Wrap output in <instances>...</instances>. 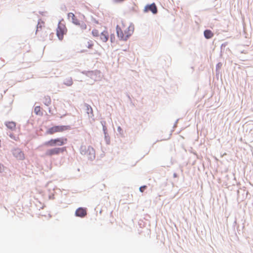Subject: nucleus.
Instances as JSON below:
<instances>
[{"label": "nucleus", "instance_id": "f257e3e1", "mask_svg": "<svg viewBox=\"0 0 253 253\" xmlns=\"http://www.w3.org/2000/svg\"><path fill=\"white\" fill-rule=\"evenodd\" d=\"M134 29V28L133 24L132 23H130L128 27L125 31V35L121 28L118 25H117L116 32L117 36L120 39V40L126 41L133 33Z\"/></svg>", "mask_w": 253, "mask_h": 253}, {"label": "nucleus", "instance_id": "f03ea898", "mask_svg": "<svg viewBox=\"0 0 253 253\" xmlns=\"http://www.w3.org/2000/svg\"><path fill=\"white\" fill-rule=\"evenodd\" d=\"M80 153L82 155H86L88 160L93 161L95 158V153L94 149L91 146L81 145L80 147Z\"/></svg>", "mask_w": 253, "mask_h": 253}, {"label": "nucleus", "instance_id": "7ed1b4c3", "mask_svg": "<svg viewBox=\"0 0 253 253\" xmlns=\"http://www.w3.org/2000/svg\"><path fill=\"white\" fill-rule=\"evenodd\" d=\"M67 139L66 138L60 137L55 139H51L44 143V145L48 146H62L66 143Z\"/></svg>", "mask_w": 253, "mask_h": 253}, {"label": "nucleus", "instance_id": "20e7f679", "mask_svg": "<svg viewBox=\"0 0 253 253\" xmlns=\"http://www.w3.org/2000/svg\"><path fill=\"white\" fill-rule=\"evenodd\" d=\"M70 128V126H55L48 128L46 131V133L52 134L55 132H62Z\"/></svg>", "mask_w": 253, "mask_h": 253}, {"label": "nucleus", "instance_id": "39448f33", "mask_svg": "<svg viewBox=\"0 0 253 253\" xmlns=\"http://www.w3.org/2000/svg\"><path fill=\"white\" fill-rule=\"evenodd\" d=\"M65 150V147H55L47 150L45 152V155L49 156H51L54 155H58L60 153L64 152Z\"/></svg>", "mask_w": 253, "mask_h": 253}, {"label": "nucleus", "instance_id": "423d86ee", "mask_svg": "<svg viewBox=\"0 0 253 253\" xmlns=\"http://www.w3.org/2000/svg\"><path fill=\"white\" fill-rule=\"evenodd\" d=\"M149 11H151L153 14H156L158 13L157 7L154 2L148 4L144 7V12L146 13Z\"/></svg>", "mask_w": 253, "mask_h": 253}, {"label": "nucleus", "instance_id": "0eeeda50", "mask_svg": "<svg viewBox=\"0 0 253 253\" xmlns=\"http://www.w3.org/2000/svg\"><path fill=\"white\" fill-rule=\"evenodd\" d=\"M12 152L13 156L17 159L22 160L24 159V153L20 149H14L12 150Z\"/></svg>", "mask_w": 253, "mask_h": 253}, {"label": "nucleus", "instance_id": "6e6552de", "mask_svg": "<svg viewBox=\"0 0 253 253\" xmlns=\"http://www.w3.org/2000/svg\"><path fill=\"white\" fill-rule=\"evenodd\" d=\"M75 214L77 217L83 218L87 214L86 209L83 207H80L76 210Z\"/></svg>", "mask_w": 253, "mask_h": 253}, {"label": "nucleus", "instance_id": "1a4fd4ad", "mask_svg": "<svg viewBox=\"0 0 253 253\" xmlns=\"http://www.w3.org/2000/svg\"><path fill=\"white\" fill-rule=\"evenodd\" d=\"M60 22L58 23V26L56 30V35L58 37V39L60 40H62L63 38V35L65 33L64 32V27L65 26L63 25V27H61L60 25Z\"/></svg>", "mask_w": 253, "mask_h": 253}, {"label": "nucleus", "instance_id": "9d476101", "mask_svg": "<svg viewBox=\"0 0 253 253\" xmlns=\"http://www.w3.org/2000/svg\"><path fill=\"white\" fill-rule=\"evenodd\" d=\"M68 18L75 25L79 24V20L72 12L68 14Z\"/></svg>", "mask_w": 253, "mask_h": 253}, {"label": "nucleus", "instance_id": "9b49d317", "mask_svg": "<svg viewBox=\"0 0 253 253\" xmlns=\"http://www.w3.org/2000/svg\"><path fill=\"white\" fill-rule=\"evenodd\" d=\"M100 38L103 42H106L109 38L108 33L106 31L102 32L100 35Z\"/></svg>", "mask_w": 253, "mask_h": 253}, {"label": "nucleus", "instance_id": "f8f14e48", "mask_svg": "<svg viewBox=\"0 0 253 253\" xmlns=\"http://www.w3.org/2000/svg\"><path fill=\"white\" fill-rule=\"evenodd\" d=\"M204 35L206 39H210L213 36V34L211 30L206 29L204 32Z\"/></svg>", "mask_w": 253, "mask_h": 253}, {"label": "nucleus", "instance_id": "ddd939ff", "mask_svg": "<svg viewBox=\"0 0 253 253\" xmlns=\"http://www.w3.org/2000/svg\"><path fill=\"white\" fill-rule=\"evenodd\" d=\"M84 105L86 107V113L88 115V117L89 118H92L93 116V110H92V108L91 107V106L89 105H88L87 104L85 103L84 104Z\"/></svg>", "mask_w": 253, "mask_h": 253}, {"label": "nucleus", "instance_id": "4468645a", "mask_svg": "<svg viewBox=\"0 0 253 253\" xmlns=\"http://www.w3.org/2000/svg\"><path fill=\"white\" fill-rule=\"evenodd\" d=\"M222 64L221 62H218L216 64V69H215L216 76H218L219 74L221 73V72H220V69H221V68L222 67Z\"/></svg>", "mask_w": 253, "mask_h": 253}, {"label": "nucleus", "instance_id": "2eb2a0df", "mask_svg": "<svg viewBox=\"0 0 253 253\" xmlns=\"http://www.w3.org/2000/svg\"><path fill=\"white\" fill-rule=\"evenodd\" d=\"M43 103L46 106H49L51 103V99L49 96H45L43 100Z\"/></svg>", "mask_w": 253, "mask_h": 253}, {"label": "nucleus", "instance_id": "dca6fc26", "mask_svg": "<svg viewBox=\"0 0 253 253\" xmlns=\"http://www.w3.org/2000/svg\"><path fill=\"white\" fill-rule=\"evenodd\" d=\"M63 84L67 86H71L73 84V81L71 77H69L66 78Z\"/></svg>", "mask_w": 253, "mask_h": 253}, {"label": "nucleus", "instance_id": "f3484780", "mask_svg": "<svg viewBox=\"0 0 253 253\" xmlns=\"http://www.w3.org/2000/svg\"><path fill=\"white\" fill-rule=\"evenodd\" d=\"M5 126L8 128L12 129L13 128L15 127L16 125H15V123L13 122H5Z\"/></svg>", "mask_w": 253, "mask_h": 253}, {"label": "nucleus", "instance_id": "a211bd4d", "mask_svg": "<svg viewBox=\"0 0 253 253\" xmlns=\"http://www.w3.org/2000/svg\"><path fill=\"white\" fill-rule=\"evenodd\" d=\"M81 73L90 78H92V76L94 75V72L92 71H83Z\"/></svg>", "mask_w": 253, "mask_h": 253}, {"label": "nucleus", "instance_id": "6ab92c4d", "mask_svg": "<svg viewBox=\"0 0 253 253\" xmlns=\"http://www.w3.org/2000/svg\"><path fill=\"white\" fill-rule=\"evenodd\" d=\"M76 25L79 26L80 27V28L81 29V30H85L86 29V25L83 21H79V24H76Z\"/></svg>", "mask_w": 253, "mask_h": 253}, {"label": "nucleus", "instance_id": "aec40b11", "mask_svg": "<svg viewBox=\"0 0 253 253\" xmlns=\"http://www.w3.org/2000/svg\"><path fill=\"white\" fill-rule=\"evenodd\" d=\"M101 125L102 126V127H103V133H107V127L105 126L106 122L105 121H101Z\"/></svg>", "mask_w": 253, "mask_h": 253}, {"label": "nucleus", "instance_id": "412c9836", "mask_svg": "<svg viewBox=\"0 0 253 253\" xmlns=\"http://www.w3.org/2000/svg\"><path fill=\"white\" fill-rule=\"evenodd\" d=\"M104 134L105 141L107 144H109L110 143V137L109 136V134H108L107 132Z\"/></svg>", "mask_w": 253, "mask_h": 253}, {"label": "nucleus", "instance_id": "4be33fe9", "mask_svg": "<svg viewBox=\"0 0 253 253\" xmlns=\"http://www.w3.org/2000/svg\"><path fill=\"white\" fill-rule=\"evenodd\" d=\"M92 34L94 37H98L99 36V32L97 30L94 29L92 31Z\"/></svg>", "mask_w": 253, "mask_h": 253}, {"label": "nucleus", "instance_id": "5701e85b", "mask_svg": "<svg viewBox=\"0 0 253 253\" xmlns=\"http://www.w3.org/2000/svg\"><path fill=\"white\" fill-rule=\"evenodd\" d=\"M40 106H36L35 108L34 112L36 114L38 115L39 113L40 112Z\"/></svg>", "mask_w": 253, "mask_h": 253}, {"label": "nucleus", "instance_id": "b1692460", "mask_svg": "<svg viewBox=\"0 0 253 253\" xmlns=\"http://www.w3.org/2000/svg\"><path fill=\"white\" fill-rule=\"evenodd\" d=\"M60 9L62 11H66L67 10L66 5L65 4H64L61 5V6H60Z\"/></svg>", "mask_w": 253, "mask_h": 253}, {"label": "nucleus", "instance_id": "393cba45", "mask_svg": "<svg viewBox=\"0 0 253 253\" xmlns=\"http://www.w3.org/2000/svg\"><path fill=\"white\" fill-rule=\"evenodd\" d=\"M146 188H147V186H145V185H143V186H140L139 187V191L141 192H143L146 189Z\"/></svg>", "mask_w": 253, "mask_h": 253}, {"label": "nucleus", "instance_id": "a878e982", "mask_svg": "<svg viewBox=\"0 0 253 253\" xmlns=\"http://www.w3.org/2000/svg\"><path fill=\"white\" fill-rule=\"evenodd\" d=\"M92 46H93V44L92 43H91L89 42H88V45L87 46V48H91L92 47Z\"/></svg>", "mask_w": 253, "mask_h": 253}, {"label": "nucleus", "instance_id": "bb28decb", "mask_svg": "<svg viewBox=\"0 0 253 253\" xmlns=\"http://www.w3.org/2000/svg\"><path fill=\"white\" fill-rule=\"evenodd\" d=\"M118 131L121 133V131H122V129L120 126H119L117 128Z\"/></svg>", "mask_w": 253, "mask_h": 253}, {"label": "nucleus", "instance_id": "cd10ccee", "mask_svg": "<svg viewBox=\"0 0 253 253\" xmlns=\"http://www.w3.org/2000/svg\"><path fill=\"white\" fill-rule=\"evenodd\" d=\"M3 165L0 163V172L2 171Z\"/></svg>", "mask_w": 253, "mask_h": 253}, {"label": "nucleus", "instance_id": "c85d7f7f", "mask_svg": "<svg viewBox=\"0 0 253 253\" xmlns=\"http://www.w3.org/2000/svg\"><path fill=\"white\" fill-rule=\"evenodd\" d=\"M49 198L50 199H54V195H50L49 196Z\"/></svg>", "mask_w": 253, "mask_h": 253}, {"label": "nucleus", "instance_id": "c756f323", "mask_svg": "<svg viewBox=\"0 0 253 253\" xmlns=\"http://www.w3.org/2000/svg\"><path fill=\"white\" fill-rule=\"evenodd\" d=\"M113 39H115L114 36V35H111V42H113Z\"/></svg>", "mask_w": 253, "mask_h": 253}, {"label": "nucleus", "instance_id": "7c9ffc66", "mask_svg": "<svg viewBox=\"0 0 253 253\" xmlns=\"http://www.w3.org/2000/svg\"><path fill=\"white\" fill-rule=\"evenodd\" d=\"M173 177H175V178H176L178 176L177 173H174L173 174Z\"/></svg>", "mask_w": 253, "mask_h": 253}, {"label": "nucleus", "instance_id": "2f4dec72", "mask_svg": "<svg viewBox=\"0 0 253 253\" xmlns=\"http://www.w3.org/2000/svg\"><path fill=\"white\" fill-rule=\"evenodd\" d=\"M39 28H42V26L41 25L39 26V25H37V31L38 30Z\"/></svg>", "mask_w": 253, "mask_h": 253}, {"label": "nucleus", "instance_id": "473e14b6", "mask_svg": "<svg viewBox=\"0 0 253 253\" xmlns=\"http://www.w3.org/2000/svg\"><path fill=\"white\" fill-rule=\"evenodd\" d=\"M178 120H177L176 121V122H175V124H174V126H176V124H177V122H178Z\"/></svg>", "mask_w": 253, "mask_h": 253}, {"label": "nucleus", "instance_id": "72a5a7b5", "mask_svg": "<svg viewBox=\"0 0 253 253\" xmlns=\"http://www.w3.org/2000/svg\"><path fill=\"white\" fill-rule=\"evenodd\" d=\"M234 224H236V220H235L234 222Z\"/></svg>", "mask_w": 253, "mask_h": 253}]
</instances>
